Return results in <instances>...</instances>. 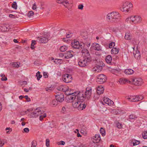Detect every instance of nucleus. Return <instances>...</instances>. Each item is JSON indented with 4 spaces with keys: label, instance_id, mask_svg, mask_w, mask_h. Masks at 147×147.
Masks as SVG:
<instances>
[{
    "label": "nucleus",
    "instance_id": "f257e3e1",
    "mask_svg": "<svg viewBox=\"0 0 147 147\" xmlns=\"http://www.w3.org/2000/svg\"><path fill=\"white\" fill-rule=\"evenodd\" d=\"M40 34L42 36L37 37V40H38V42L39 43H46L50 40L51 37L50 32H42Z\"/></svg>",
    "mask_w": 147,
    "mask_h": 147
},
{
    "label": "nucleus",
    "instance_id": "f03ea898",
    "mask_svg": "<svg viewBox=\"0 0 147 147\" xmlns=\"http://www.w3.org/2000/svg\"><path fill=\"white\" fill-rule=\"evenodd\" d=\"M82 57L78 60V65L81 67H84L87 66L91 61L92 58L89 57Z\"/></svg>",
    "mask_w": 147,
    "mask_h": 147
},
{
    "label": "nucleus",
    "instance_id": "7ed1b4c3",
    "mask_svg": "<svg viewBox=\"0 0 147 147\" xmlns=\"http://www.w3.org/2000/svg\"><path fill=\"white\" fill-rule=\"evenodd\" d=\"M83 96V94L82 93H80L78 95L76 100L72 103L73 106L74 108L78 109L80 104L84 100V98Z\"/></svg>",
    "mask_w": 147,
    "mask_h": 147
},
{
    "label": "nucleus",
    "instance_id": "20e7f679",
    "mask_svg": "<svg viewBox=\"0 0 147 147\" xmlns=\"http://www.w3.org/2000/svg\"><path fill=\"white\" fill-rule=\"evenodd\" d=\"M133 5L132 3L128 2H126L123 4V7L120 8V9L124 13H128L130 11Z\"/></svg>",
    "mask_w": 147,
    "mask_h": 147
},
{
    "label": "nucleus",
    "instance_id": "39448f33",
    "mask_svg": "<svg viewBox=\"0 0 147 147\" xmlns=\"http://www.w3.org/2000/svg\"><path fill=\"white\" fill-rule=\"evenodd\" d=\"M80 93H82L83 94V96L84 98V100L86 98L88 99L90 98L91 94L92 89L90 87H87L86 88V90L84 93L79 91V92L78 93V94Z\"/></svg>",
    "mask_w": 147,
    "mask_h": 147
},
{
    "label": "nucleus",
    "instance_id": "423d86ee",
    "mask_svg": "<svg viewBox=\"0 0 147 147\" xmlns=\"http://www.w3.org/2000/svg\"><path fill=\"white\" fill-rule=\"evenodd\" d=\"M78 92H79V91L74 92V93H69L67 94L68 96L67 98L69 99L68 101L69 102L73 103L74 101L76 100L78 96Z\"/></svg>",
    "mask_w": 147,
    "mask_h": 147
},
{
    "label": "nucleus",
    "instance_id": "0eeeda50",
    "mask_svg": "<svg viewBox=\"0 0 147 147\" xmlns=\"http://www.w3.org/2000/svg\"><path fill=\"white\" fill-rule=\"evenodd\" d=\"M57 2L58 3L62 4L67 8L71 7L72 5L71 0H57Z\"/></svg>",
    "mask_w": 147,
    "mask_h": 147
},
{
    "label": "nucleus",
    "instance_id": "6e6552de",
    "mask_svg": "<svg viewBox=\"0 0 147 147\" xmlns=\"http://www.w3.org/2000/svg\"><path fill=\"white\" fill-rule=\"evenodd\" d=\"M85 44L83 42L79 43V41H74V42L71 43L72 47L74 49H82L84 48L85 46Z\"/></svg>",
    "mask_w": 147,
    "mask_h": 147
},
{
    "label": "nucleus",
    "instance_id": "1a4fd4ad",
    "mask_svg": "<svg viewBox=\"0 0 147 147\" xmlns=\"http://www.w3.org/2000/svg\"><path fill=\"white\" fill-rule=\"evenodd\" d=\"M96 82L99 84H102L105 82L107 79L106 77L103 74H100L97 76Z\"/></svg>",
    "mask_w": 147,
    "mask_h": 147
},
{
    "label": "nucleus",
    "instance_id": "9d476101",
    "mask_svg": "<svg viewBox=\"0 0 147 147\" xmlns=\"http://www.w3.org/2000/svg\"><path fill=\"white\" fill-rule=\"evenodd\" d=\"M130 19L131 24H136L140 23L141 21L140 17L138 16H130Z\"/></svg>",
    "mask_w": 147,
    "mask_h": 147
},
{
    "label": "nucleus",
    "instance_id": "9b49d317",
    "mask_svg": "<svg viewBox=\"0 0 147 147\" xmlns=\"http://www.w3.org/2000/svg\"><path fill=\"white\" fill-rule=\"evenodd\" d=\"M133 83L136 86L141 85L143 83L142 79L140 78H136L132 79Z\"/></svg>",
    "mask_w": 147,
    "mask_h": 147
},
{
    "label": "nucleus",
    "instance_id": "f8f14e48",
    "mask_svg": "<svg viewBox=\"0 0 147 147\" xmlns=\"http://www.w3.org/2000/svg\"><path fill=\"white\" fill-rule=\"evenodd\" d=\"M72 77L71 75L66 74L63 75L62 76V79L63 81L66 83L70 82L72 80Z\"/></svg>",
    "mask_w": 147,
    "mask_h": 147
},
{
    "label": "nucleus",
    "instance_id": "ddd939ff",
    "mask_svg": "<svg viewBox=\"0 0 147 147\" xmlns=\"http://www.w3.org/2000/svg\"><path fill=\"white\" fill-rule=\"evenodd\" d=\"M99 62L100 63L99 65H96L94 68V69H95L94 70L95 71L98 72L100 71L102 69V67L105 66V64L103 62L101 61Z\"/></svg>",
    "mask_w": 147,
    "mask_h": 147
},
{
    "label": "nucleus",
    "instance_id": "4468645a",
    "mask_svg": "<svg viewBox=\"0 0 147 147\" xmlns=\"http://www.w3.org/2000/svg\"><path fill=\"white\" fill-rule=\"evenodd\" d=\"M112 16L113 22L117 21L119 20L120 15L119 13L117 12H112Z\"/></svg>",
    "mask_w": 147,
    "mask_h": 147
},
{
    "label": "nucleus",
    "instance_id": "2eb2a0df",
    "mask_svg": "<svg viewBox=\"0 0 147 147\" xmlns=\"http://www.w3.org/2000/svg\"><path fill=\"white\" fill-rule=\"evenodd\" d=\"M10 28L9 25L3 24L0 26V29L2 32H5L8 31Z\"/></svg>",
    "mask_w": 147,
    "mask_h": 147
},
{
    "label": "nucleus",
    "instance_id": "dca6fc26",
    "mask_svg": "<svg viewBox=\"0 0 147 147\" xmlns=\"http://www.w3.org/2000/svg\"><path fill=\"white\" fill-rule=\"evenodd\" d=\"M91 46L94 49L98 51H101L102 49L101 46L99 44L97 43H93Z\"/></svg>",
    "mask_w": 147,
    "mask_h": 147
},
{
    "label": "nucleus",
    "instance_id": "f3484780",
    "mask_svg": "<svg viewBox=\"0 0 147 147\" xmlns=\"http://www.w3.org/2000/svg\"><path fill=\"white\" fill-rule=\"evenodd\" d=\"M126 98L130 101L133 102L138 101V100L137 98V96H126Z\"/></svg>",
    "mask_w": 147,
    "mask_h": 147
},
{
    "label": "nucleus",
    "instance_id": "a211bd4d",
    "mask_svg": "<svg viewBox=\"0 0 147 147\" xmlns=\"http://www.w3.org/2000/svg\"><path fill=\"white\" fill-rule=\"evenodd\" d=\"M133 54L135 58L137 59H140V54L139 51L137 47L136 50H135L134 49Z\"/></svg>",
    "mask_w": 147,
    "mask_h": 147
},
{
    "label": "nucleus",
    "instance_id": "6ab92c4d",
    "mask_svg": "<svg viewBox=\"0 0 147 147\" xmlns=\"http://www.w3.org/2000/svg\"><path fill=\"white\" fill-rule=\"evenodd\" d=\"M101 139L99 134H96L93 138L92 141L94 143H97L99 142Z\"/></svg>",
    "mask_w": 147,
    "mask_h": 147
},
{
    "label": "nucleus",
    "instance_id": "aec40b11",
    "mask_svg": "<svg viewBox=\"0 0 147 147\" xmlns=\"http://www.w3.org/2000/svg\"><path fill=\"white\" fill-rule=\"evenodd\" d=\"M73 52L71 51H67L65 53V58L66 59L71 58L73 56Z\"/></svg>",
    "mask_w": 147,
    "mask_h": 147
},
{
    "label": "nucleus",
    "instance_id": "412c9836",
    "mask_svg": "<svg viewBox=\"0 0 147 147\" xmlns=\"http://www.w3.org/2000/svg\"><path fill=\"white\" fill-rule=\"evenodd\" d=\"M104 88L102 86L100 85L98 86L96 89V93L98 95H100L103 93Z\"/></svg>",
    "mask_w": 147,
    "mask_h": 147
},
{
    "label": "nucleus",
    "instance_id": "4be33fe9",
    "mask_svg": "<svg viewBox=\"0 0 147 147\" xmlns=\"http://www.w3.org/2000/svg\"><path fill=\"white\" fill-rule=\"evenodd\" d=\"M56 100L60 102H63L64 100V96L63 94H61L59 95H55Z\"/></svg>",
    "mask_w": 147,
    "mask_h": 147
},
{
    "label": "nucleus",
    "instance_id": "5701e85b",
    "mask_svg": "<svg viewBox=\"0 0 147 147\" xmlns=\"http://www.w3.org/2000/svg\"><path fill=\"white\" fill-rule=\"evenodd\" d=\"M82 54H84L83 57H89L90 58H91L89 51L86 49H83L82 51Z\"/></svg>",
    "mask_w": 147,
    "mask_h": 147
},
{
    "label": "nucleus",
    "instance_id": "b1692460",
    "mask_svg": "<svg viewBox=\"0 0 147 147\" xmlns=\"http://www.w3.org/2000/svg\"><path fill=\"white\" fill-rule=\"evenodd\" d=\"M67 88L68 87L61 86L57 87V89L58 90L61 91L66 92L67 91H68Z\"/></svg>",
    "mask_w": 147,
    "mask_h": 147
},
{
    "label": "nucleus",
    "instance_id": "393cba45",
    "mask_svg": "<svg viewBox=\"0 0 147 147\" xmlns=\"http://www.w3.org/2000/svg\"><path fill=\"white\" fill-rule=\"evenodd\" d=\"M112 12L108 13L107 16V20L109 22H113V18L112 17Z\"/></svg>",
    "mask_w": 147,
    "mask_h": 147
},
{
    "label": "nucleus",
    "instance_id": "a878e982",
    "mask_svg": "<svg viewBox=\"0 0 147 147\" xmlns=\"http://www.w3.org/2000/svg\"><path fill=\"white\" fill-rule=\"evenodd\" d=\"M112 60V58L111 55L107 56L105 59V60L107 63L109 64H111Z\"/></svg>",
    "mask_w": 147,
    "mask_h": 147
},
{
    "label": "nucleus",
    "instance_id": "bb28decb",
    "mask_svg": "<svg viewBox=\"0 0 147 147\" xmlns=\"http://www.w3.org/2000/svg\"><path fill=\"white\" fill-rule=\"evenodd\" d=\"M103 101L106 104L109 105H111L114 103L113 102L108 98L104 99Z\"/></svg>",
    "mask_w": 147,
    "mask_h": 147
},
{
    "label": "nucleus",
    "instance_id": "cd10ccee",
    "mask_svg": "<svg viewBox=\"0 0 147 147\" xmlns=\"http://www.w3.org/2000/svg\"><path fill=\"white\" fill-rule=\"evenodd\" d=\"M79 105L78 109L79 110H82L85 109L86 107V105L83 102H81Z\"/></svg>",
    "mask_w": 147,
    "mask_h": 147
},
{
    "label": "nucleus",
    "instance_id": "c85d7f7f",
    "mask_svg": "<svg viewBox=\"0 0 147 147\" xmlns=\"http://www.w3.org/2000/svg\"><path fill=\"white\" fill-rule=\"evenodd\" d=\"M124 73L126 75H131L134 73V71L131 69H126L124 71Z\"/></svg>",
    "mask_w": 147,
    "mask_h": 147
},
{
    "label": "nucleus",
    "instance_id": "c756f323",
    "mask_svg": "<svg viewBox=\"0 0 147 147\" xmlns=\"http://www.w3.org/2000/svg\"><path fill=\"white\" fill-rule=\"evenodd\" d=\"M140 143V141L139 140H136L135 139H133L131 142V144H133V146H135L139 144Z\"/></svg>",
    "mask_w": 147,
    "mask_h": 147
},
{
    "label": "nucleus",
    "instance_id": "7c9ffc66",
    "mask_svg": "<svg viewBox=\"0 0 147 147\" xmlns=\"http://www.w3.org/2000/svg\"><path fill=\"white\" fill-rule=\"evenodd\" d=\"M119 51V49L116 47L113 48L111 51V53L112 54H117Z\"/></svg>",
    "mask_w": 147,
    "mask_h": 147
},
{
    "label": "nucleus",
    "instance_id": "2f4dec72",
    "mask_svg": "<svg viewBox=\"0 0 147 147\" xmlns=\"http://www.w3.org/2000/svg\"><path fill=\"white\" fill-rule=\"evenodd\" d=\"M58 101L56 99H54L50 103V105L53 107H56L58 104Z\"/></svg>",
    "mask_w": 147,
    "mask_h": 147
},
{
    "label": "nucleus",
    "instance_id": "473e14b6",
    "mask_svg": "<svg viewBox=\"0 0 147 147\" xmlns=\"http://www.w3.org/2000/svg\"><path fill=\"white\" fill-rule=\"evenodd\" d=\"M128 81L127 79L123 78H120L119 80V82L121 84H125Z\"/></svg>",
    "mask_w": 147,
    "mask_h": 147
},
{
    "label": "nucleus",
    "instance_id": "72a5a7b5",
    "mask_svg": "<svg viewBox=\"0 0 147 147\" xmlns=\"http://www.w3.org/2000/svg\"><path fill=\"white\" fill-rule=\"evenodd\" d=\"M125 38L127 40H130L131 38L130 33L128 32L126 33L125 34Z\"/></svg>",
    "mask_w": 147,
    "mask_h": 147
},
{
    "label": "nucleus",
    "instance_id": "f704fd0d",
    "mask_svg": "<svg viewBox=\"0 0 147 147\" xmlns=\"http://www.w3.org/2000/svg\"><path fill=\"white\" fill-rule=\"evenodd\" d=\"M100 133L102 135V136H104L105 135V129L102 128L101 127L100 130Z\"/></svg>",
    "mask_w": 147,
    "mask_h": 147
},
{
    "label": "nucleus",
    "instance_id": "c9c22d12",
    "mask_svg": "<svg viewBox=\"0 0 147 147\" xmlns=\"http://www.w3.org/2000/svg\"><path fill=\"white\" fill-rule=\"evenodd\" d=\"M67 49V47L65 45L61 46L60 48V50L62 52H64L66 51Z\"/></svg>",
    "mask_w": 147,
    "mask_h": 147
},
{
    "label": "nucleus",
    "instance_id": "e433bc0d",
    "mask_svg": "<svg viewBox=\"0 0 147 147\" xmlns=\"http://www.w3.org/2000/svg\"><path fill=\"white\" fill-rule=\"evenodd\" d=\"M47 115L46 113H44L42 115H41L40 116L39 120L40 121H42L44 118L46 117Z\"/></svg>",
    "mask_w": 147,
    "mask_h": 147
},
{
    "label": "nucleus",
    "instance_id": "4c0bfd02",
    "mask_svg": "<svg viewBox=\"0 0 147 147\" xmlns=\"http://www.w3.org/2000/svg\"><path fill=\"white\" fill-rule=\"evenodd\" d=\"M129 118L131 119H135L137 118V117L136 115L132 114L129 115Z\"/></svg>",
    "mask_w": 147,
    "mask_h": 147
},
{
    "label": "nucleus",
    "instance_id": "58836bf2",
    "mask_svg": "<svg viewBox=\"0 0 147 147\" xmlns=\"http://www.w3.org/2000/svg\"><path fill=\"white\" fill-rule=\"evenodd\" d=\"M142 136L144 139H147V131H145L142 133Z\"/></svg>",
    "mask_w": 147,
    "mask_h": 147
},
{
    "label": "nucleus",
    "instance_id": "ea45409f",
    "mask_svg": "<svg viewBox=\"0 0 147 147\" xmlns=\"http://www.w3.org/2000/svg\"><path fill=\"white\" fill-rule=\"evenodd\" d=\"M1 76L2 77L1 80L2 81H6L7 80V78L5 76L4 74H1Z\"/></svg>",
    "mask_w": 147,
    "mask_h": 147
},
{
    "label": "nucleus",
    "instance_id": "a19ab883",
    "mask_svg": "<svg viewBox=\"0 0 147 147\" xmlns=\"http://www.w3.org/2000/svg\"><path fill=\"white\" fill-rule=\"evenodd\" d=\"M45 89L47 91L50 92L54 89L53 86H51L49 87H47L45 88Z\"/></svg>",
    "mask_w": 147,
    "mask_h": 147
},
{
    "label": "nucleus",
    "instance_id": "79ce46f5",
    "mask_svg": "<svg viewBox=\"0 0 147 147\" xmlns=\"http://www.w3.org/2000/svg\"><path fill=\"white\" fill-rule=\"evenodd\" d=\"M19 64L20 63L18 62H13L12 63V65L14 67H20Z\"/></svg>",
    "mask_w": 147,
    "mask_h": 147
},
{
    "label": "nucleus",
    "instance_id": "37998d69",
    "mask_svg": "<svg viewBox=\"0 0 147 147\" xmlns=\"http://www.w3.org/2000/svg\"><path fill=\"white\" fill-rule=\"evenodd\" d=\"M37 116V113L36 111L33 112L30 114L31 117H36Z\"/></svg>",
    "mask_w": 147,
    "mask_h": 147
},
{
    "label": "nucleus",
    "instance_id": "c03bdc74",
    "mask_svg": "<svg viewBox=\"0 0 147 147\" xmlns=\"http://www.w3.org/2000/svg\"><path fill=\"white\" fill-rule=\"evenodd\" d=\"M115 45V43L114 42H112L109 44V47L110 48H111L113 47Z\"/></svg>",
    "mask_w": 147,
    "mask_h": 147
},
{
    "label": "nucleus",
    "instance_id": "a18cd8bd",
    "mask_svg": "<svg viewBox=\"0 0 147 147\" xmlns=\"http://www.w3.org/2000/svg\"><path fill=\"white\" fill-rule=\"evenodd\" d=\"M62 60L60 59H55L54 62L56 64L60 63L61 62Z\"/></svg>",
    "mask_w": 147,
    "mask_h": 147
},
{
    "label": "nucleus",
    "instance_id": "49530a36",
    "mask_svg": "<svg viewBox=\"0 0 147 147\" xmlns=\"http://www.w3.org/2000/svg\"><path fill=\"white\" fill-rule=\"evenodd\" d=\"M34 42H36L35 40H32V43L31 45V49H34L35 47H34V45L35 44V43Z\"/></svg>",
    "mask_w": 147,
    "mask_h": 147
},
{
    "label": "nucleus",
    "instance_id": "de8ad7c7",
    "mask_svg": "<svg viewBox=\"0 0 147 147\" xmlns=\"http://www.w3.org/2000/svg\"><path fill=\"white\" fill-rule=\"evenodd\" d=\"M12 7L13 8L15 9H17V5L16 3V2H14L12 4Z\"/></svg>",
    "mask_w": 147,
    "mask_h": 147
},
{
    "label": "nucleus",
    "instance_id": "09e8293b",
    "mask_svg": "<svg viewBox=\"0 0 147 147\" xmlns=\"http://www.w3.org/2000/svg\"><path fill=\"white\" fill-rule=\"evenodd\" d=\"M41 108L39 107L37 108V113H38V114H42L44 113V111H41L40 109H41Z\"/></svg>",
    "mask_w": 147,
    "mask_h": 147
},
{
    "label": "nucleus",
    "instance_id": "8fccbe9b",
    "mask_svg": "<svg viewBox=\"0 0 147 147\" xmlns=\"http://www.w3.org/2000/svg\"><path fill=\"white\" fill-rule=\"evenodd\" d=\"M34 15V12L32 11H29L28 14V16L29 17H31L32 16H33Z\"/></svg>",
    "mask_w": 147,
    "mask_h": 147
},
{
    "label": "nucleus",
    "instance_id": "3c124183",
    "mask_svg": "<svg viewBox=\"0 0 147 147\" xmlns=\"http://www.w3.org/2000/svg\"><path fill=\"white\" fill-rule=\"evenodd\" d=\"M50 140L49 139L47 138L46 140V145L47 147H49Z\"/></svg>",
    "mask_w": 147,
    "mask_h": 147
},
{
    "label": "nucleus",
    "instance_id": "603ef678",
    "mask_svg": "<svg viewBox=\"0 0 147 147\" xmlns=\"http://www.w3.org/2000/svg\"><path fill=\"white\" fill-rule=\"evenodd\" d=\"M66 112V109L65 107H63L61 111V113L63 114L65 113Z\"/></svg>",
    "mask_w": 147,
    "mask_h": 147
},
{
    "label": "nucleus",
    "instance_id": "864d4df0",
    "mask_svg": "<svg viewBox=\"0 0 147 147\" xmlns=\"http://www.w3.org/2000/svg\"><path fill=\"white\" fill-rule=\"evenodd\" d=\"M117 127L119 129H121L122 127V124L120 123L119 122H118L117 124Z\"/></svg>",
    "mask_w": 147,
    "mask_h": 147
},
{
    "label": "nucleus",
    "instance_id": "5fc2aeb1",
    "mask_svg": "<svg viewBox=\"0 0 147 147\" xmlns=\"http://www.w3.org/2000/svg\"><path fill=\"white\" fill-rule=\"evenodd\" d=\"M37 143L36 141H33L32 142V146L31 147H36Z\"/></svg>",
    "mask_w": 147,
    "mask_h": 147
},
{
    "label": "nucleus",
    "instance_id": "6e6d98bb",
    "mask_svg": "<svg viewBox=\"0 0 147 147\" xmlns=\"http://www.w3.org/2000/svg\"><path fill=\"white\" fill-rule=\"evenodd\" d=\"M137 98L138 100V101H139L140 100H142L143 98V97L142 95H140L139 96H137Z\"/></svg>",
    "mask_w": 147,
    "mask_h": 147
},
{
    "label": "nucleus",
    "instance_id": "4d7b16f0",
    "mask_svg": "<svg viewBox=\"0 0 147 147\" xmlns=\"http://www.w3.org/2000/svg\"><path fill=\"white\" fill-rule=\"evenodd\" d=\"M113 112L115 114H119L121 113L120 111L118 110H114Z\"/></svg>",
    "mask_w": 147,
    "mask_h": 147
},
{
    "label": "nucleus",
    "instance_id": "13d9d810",
    "mask_svg": "<svg viewBox=\"0 0 147 147\" xmlns=\"http://www.w3.org/2000/svg\"><path fill=\"white\" fill-rule=\"evenodd\" d=\"M23 130L25 132L28 133L29 131V129L28 128H26L24 129Z\"/></svg>",
    "mask_w": 147,
    "mask_h": 147
},
{
    "label": "nucleus",
    "instance_id": "bf43d9fd",
    "mask_svg": "<svg viewBox=\"0 0 147 147\" xmlns=\"http://www.w3.org/2000/svg\"><path fill=\"white\" fill-rule=\"evenodd\" d=\"M84 6L83 4H80L78 5V9H80L82 10L83 9Z\"/></svg>",
    "mask_w": 147,
    "mask_h": 147
},
{
    "label": "nucleus",
    "instance_id": "052dcab7",
    "mask_svg": "<svg viewBox=\"0 0 147 147\" xmlns=\"http://www.w3.org/2000/svg\"><path fill=\"white\" fill-rule=\"evenodd\" d=\"M72 35H73V34H72V33H70V34H67L66 35V37L67 38H69L71 37L72 36Z\"/></svg>",
    "mask_w": 147,
    "mask_h": 147
},
{
    "label": "nucleus",
    "instance_id": "680f3d73",
    "mask_svg": "<svg viewBox=\"0 0 147 147\" xmlns=\"http://www.w3.org/2000/svg\"><path fill=\"white\" fill-rule=\"evenodd\" d=\"M24 97L26 99L27 101L29 102L30 101V99L29 98H28V96L26 95L24 96Z\"/></svg>",
    "mask_w": 147,
    "mask_h": 147
},
{
    "label": "nucleus",
    "instance_id": "e2e57ef3",
    "mask_svg": "<svg viewBox=\"0 0 147 147\" xmlns=\"http://www.w3.org/2000/svg\"><path fill=\"white\" fill-rule=\"evenodd\" d=\"M130 17H129L127 18L126 19V20H125V21L126 22H130V23L131 24V20H130Z\"/></svg>",
    "mask_w": 147,
    "mask_h": 147
},
{
    "label": "nucleus",
    "instance_id": "0e129e2a",
    "mask_svg": "<svg viewBox=\"0 0 147 147\" xmlns=\"http://www.w3.org/2000/svg\"><path fill=\"white\" fill-rule=\"evenodd\" d=\"M43 76L45 78H47L48 77V75H47V73L45 72H44L43 73Z\"/></svg>",
    "mask_w": 147,
    "mask_h": 147
},
{
    "label": "nucleus",
    "instance_id": "69168bd1",
    "mask_svg": "<svg viewBox=\"0 0 147 147\" xmlns=\"http://www.w3.org/2000/svg\"><path fill=\"white\" fill-rule=\"evenodd\" d=\"M36 3H34V5L32 6V9H33L34 10H35L36 9Z\"/></svg>",
    "mask_w": 147,
    "mask_h": 147
},
{
    "label": "nucleus",
    "instance_id": "338daca9",
    "mask_svg": "<svg viewBox=\"0 0 147 147\" xmlns=\"http://www.w3.org/2000/svg\"><path fill=\"white\" fill-rule=\"evenodd\" d=\"M59 144L63 145L65 144V142L63 141H61L59 142Z\"/></svg>",
    "mask_w": 147,
    "mask_h": 147
},
{
    "label": "nucleus",
    "instance_id": "774afa93",
    "mask_svg": "<svg viewBox=\"0 0 147 147\" xmlns=\"http://www.w3.org/2000/svg\"><path fill=\"white\" fill-rule=\"evenodd\" d=\"M42 75L39 74L37 76V80H39L42 77Z\"/></svg>",
    "mask_w": 147,
    "mask_h": 147
}]
</instances>
